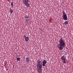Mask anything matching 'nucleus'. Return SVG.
Instances as JSON below:
<instances>
[{
	"label": "nucleus",
	"mask_w": 73,
	"mask_h": 73,
	"mask_svg": "<svg viewBox=\"0 0 73 73\" xmlns=\"http://www.w3.org/2000/svg\"><path fill=\"white\" fill-rule=\"evenodd\" d=\"M62 14V17L63 20H65V21L67 20H68V17H67V15L64 11H63Z\"/></svg>",
	"instance_id": "obj_3"
},
{
	"label": "nucleus",
	"mask_w": 73,
	"mask_h": 73,
	"mask_svg": "<svg viewBox=\"0 0 73 73\" xmlns=\"http://www.w3.org/2000/svg\"><path fill=\"white\" fill-rule=\"evenodd\" d=\"M26 61L27 62H28V63H29V58L27 57L26 58Z\"/></svg>",
	"instance_id": "obj_6"
},
{
	"label": "nucleus",
	"mask_w": 73,
	"mask_h": 73,
	"mask_svg": "<svg viewBox=\"0 0 73 73\" xmlns=\"http://www.w3.org/2000/svg\"><path fill=\"white\" fill-rule=\"evenodd\" d=\"M11 8H13V2H11Z\"/></svg>",
	"instance_id": "obj_8"
},
{
	"label": "nucleus",
	"mask_w": 73,
	"mask_h": 73,
	"mask_svg": "<svg viewBox=\"0 0 73 73\" xmlns=\"http://www.w3.org/2000/svg\"><path fill=\"white\" fill-rule=\"evenodd\" d=\"M46 64V61L45 60H44L42 63L41 62V61L39 60H38V63L36 64V66L37 68H39L38 70H37L38 73H41L42 66H45Z\"/></svg>",
	"instance_id": "obj_1"
},
{
	"label": "nucleus",
	"mask_w": 73,
	"mask_h": 73,
	"mask_svg": "<svg viewBox=\"0 0 73 73\" xmlns=\"http://www.w3.org/2000/svg\"><path fill=\"white\" fill-rule=\"evenodd\" d=\"M27 5H28L29 7H30V5H29V4L28 3L27 4Z\"/></svg>",
	"instance_id": "obj_15"
},
{
	"label": "nucleus",
	"mask_w": 73,
	"mask_h": 73,
	"mask_svg": "<svg viewBox=\"0 0 73 73\" xmlns=\"http://www.w3.org/2000/svg\"><path fill=\"white\" fill-rule=\"evenodd\" d=\"M25 39V41H27L29 40V38H28V37H26Z\"/></svg>",
	"instance_id": "obj_7"
},
{
	"label": "nucleus",
	"mask_w": 73,
	"mask_h": 73,
	"mask_svg": "<svg viewBox=\"0 0 73 73\" xmlns=\"http://www.w3.org/2000/svg\"><path fill=\"white\" fill-rule=\"evenodd\" d=\"M29 18V16L28 15H27L25 17V19H28Z\"/></svg>",
	"instance_id": "obj_13"
},
{
	"label": "nucleus",
	"mask_w": 73,
	"mask_h": 73,
	"mask_svg": "<svg viewBox=\"0 0 73 73\" xmlns=\"http://www.w3.org/2000/svg\"><path fill=\"white\" fill-rule=\"evenodd\" d=\"M7 71H8V69H7Z\"/></svg>",
	"instance_id": "obj_16"
},
{
	"label": "nucleus",
	"mask_w": 73,
	"mask_h": 73,
	"mask_svg": "<svg viewBox=\"0 0 73 73\" xmlns=\"http://www.w3.org/2000/svg\"><path fill=\"white\" fill-rule=\"evenodd\" d=\"M58 42L59 44H58V47L59 48L60 50H61L63 49V48H64L65 46V42L63 39L61 38L58 40Z\"/></svg>",
	"instance_id": "obj_2"
},
{
	"label": "nucleus",
	"mask_w": 73,
	"mask_h": 73,
	"mask_svg": "<svg viewBox=\"0 0 73 73\" xmlns=\"http://www.w3.org/2000/svg\"><path fill=\"white\" fill-rule=\"evenodd\" d=\"M17 60L18 61H20V58H17Z\"/></svg>",
	"instance_id": "obj_12"
},
{
	"label": "nucleus",
	"mask_w": 73,
	"mask_h": 73,
	"mask_svg": "<svg viewBox=\"0 0 73 73\" xmlns=\"http://www.w3.org/2000/svg\"><path fill=\"white\" fill-rule=\"evenodd\" d=\"M10 13H12L13 12V10L12 9H11L10 10Z\"/></svg>",
	"instance_id": "obj_9"
},
{
	"label": "nucleus",
	"mask_w": 73,
	"mask_h": 73,
	"mask_svg": "<svg viewBox=\"0 0 73 73\" xmlns=\"http://www.w3.org/2000/svg\"><path fill=\"white\" fill-rule=\"evenodd\" d=\"M61 59H62V61L63 62V63L64 64H66V57L64 55L61 58Z\"/></svg>",
	"instance_id": "obj_4"
},
{
	"label": "nucleus",
	"mask_w": 73,
	"mask_h": 73,
	"mask_svg": "<svg viewBox=\"0 0 73 73\" xmlns=\"http://www.w3.org/2000/svg\"><path fill=\"white\" fill-rule=\"evenodd\" d=\"M23 2L24 4H28L29 3V0H23Z\"/></svg>",
	"instance_id": "obj_5"
},
{
	"label": "nucleus",
	"mask_w": 73,
	"mask_h": 73,
	"mask_svg": "<svg viewBox=\"0 0 73 73\" xmlns=\"http://www.w3.org/2000/svg\"><path fill=\"white\" fill-rule=\"evenodd\" d=\"M64 24H65V25H67L68 24V21H65L64 22Z\"/></svg>",
	"instance_id": "obj_10"
},
{
	"label": "nucleus",
	"mask_w": 73,
	"mask_h": 73,
	"mask_svg": "<svg viewBox=\"0 0 73 73\" xmlns=\"http://www.w3.org/2000/svg\"><path fill=\"white\" fill-rule=\"evenodd\" d=\"M27 4H28V3H26V4H24V5H25V6H26L27 7H28H28H29V6Z\"/></svg>",
	"instance_id": "obj_11"
},
{
	"label": "nucleus",
	"mask_w": 73,
	"mask_h": 73,
	"mask_svg": "<svg viewBox=\"0 0 73 73\" xmlns=\"http://www.w3.org/2000/svg\"><path fill=\"white\" fill-rule=\"evenodd\" d=\"M27 37L26 36V35H24V37L25 38H26V37Z\"/></svg>",
	"instance_id": "obj_14"
}]
</instances>
